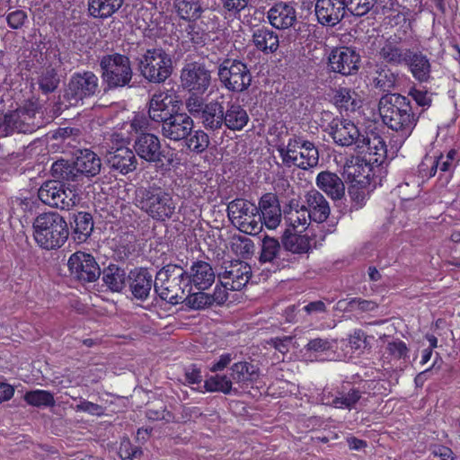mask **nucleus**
<instances>
[{
    "label": "nucleus",
    "instance_id": "f257e3e1",
    "mask_svg": "<svg viewBox=\"0 0 460 460\" xmlns=\"http://www.w3.org/2000/svg\"><path fill=\"white\" fill-rule=\"evenodd\" d=\"M382 121L389 128L409 136L417 124L409 99L399 93H386L378 102Z\"/></svg>",
    "mask_w": 460,
    "mask_h": 460
},
{
    "label": "nucleus",
    "instance_id": "f03ea898",
    "mask_svg": "<svg viewBox=\"0 0 460 460\" xmlns=\"http://www.w3.org/2000/svg\"><path fill=\"white\" fill-rule=\"evenodd\" d=\"M187 270L177 264L169 263L155 275L154 289L159 297L171 304L178 305L186 300Z\"/></svg>",
    "mask_w": 460,
    "mask_h": 460
},
{
    "label": "nucleus",
    "instance_id": "7ed1b4c3",
    "mask_svg": "<svg viewBox=\"0 0 460 460\" xmlns=\"http://www.w3.org/2000/svg\"><path fill=\"white\" fill-rule=\"evenodd\" d=\"M135 205L156 221H165L171 218L176 209V203L172 196L155 185L137 189Z\"/></svg>",
    "mask_w": 460,
    "mask_h": 460
},
{
    "label": "nucleus",
    "instance_id": "20e7f679",
    "mask_svg": "<svg viewBox=\"0 0 460 460\" xmlns=\"http://www.w3.org/2000/svg\"><path fill=\"white\" fill-rule=\"evenodd\" d=\"M33 229L36 243L45 250L60 248L69 234L66 220L57 212L39 215L34 220Z\"/></svg>",
    "mask_w": 460,
    "mask_h": 460
},
{
    "label": "nucleus",
    "instance_id": "39448f33",
    "mask_svg": "<svg viewBox=\"0 0 460 460\" xmlns=\"http://www.w3.org/2000/svg\"><path fill=\"white\" fill-rule=\"evenodd\" d=\"M282 163L288 167H297L308 171L319 164V151L316 146L303 137H291L288 143L278 146Z\"/></svg>",
    "mask_w": 460,
    "mask_h": 460
},
{
    "label": "nucleus",
    "instance_id": "423d86ee",
    "mask_svg": "<svg viewBox=\"0 0 460 460\" xmlns=\"http://www.w3.org/2000/svg\"><path fill=\"white\" fill-rule=\"evenodd\" d=\"M138 70L150 83L164 82L172 73L171 56L163 49H148L138 58Z\"/></svg>",
    "mask_w": 460,
    "mask_h": 460
},
{
    "label": "nucleus",
    "instance_id": "0eeeda50",
    "mask_svg": "<svg viewBox=\"0 0 460 460\" xmlns=\"http://www.w3.org/2000/svg\"><path fill=\"white\" fill-rule=\"evenodd\" d=\"M227 216L231 223L241 232L255 235L262 229L258 207L243 199H235L227 205Z\"/></svg>",
    "mask_w": 460,
    "mask_h": 460
},
{
    "label": "nucleus",
    "instance_id": "6e6552de",
    "mask_svg": "<svg viewBox=\"0 0 460 460\" xmlns=\"http://www.w3.org/2000/svg\"><path fill=\"white\" fill-rule=\"evenodd\" d=\"M102 78L108 89L124 87L130 83L133 71L129 58L119 53L105 55L101 58Z\"/></svg>",
    "mask_w": 460,
    "mask_h": 460
},
{
    "label": "nucleus",
    "instance_id": "1a4fd4ad",
    "mask_svg": "<svg viewBox=\"0 0 460 460\" xmlns=\"http://www.w3.org/2000/svg\"><path fill=\"white\" fill-rule=\"evenodd\" d=\"M218 77L231 92L243 93L252 84V73L247 65L238 59H225L218 66Z\"/></svg>",
    "mask_w": 460,
    "mask_h": 460
},
{
    "label": "nucleus",
    "instance_id": "9d476101",
    "mask_svg": "<svg viewBox=\"0 0 460 460\" xmlns=\"http://www.w3.org/2000/svg\"><path fill=\"white\" fill-rule=\"evenodd\" d=\"M133 147L135 154L149 164H163L165 160L168 166L173 165L175 155L173 153L165 155L159 137L153 133L139 134L134 141Z\"/></svg>",
    "mask_w": 460,
    "mask_h": 460
},
{
    "label": "nucleus",
    "instance_id": "9b49d317",
    "mask_svg": "<svg viewBox=\"0 0 460 460\" xmlns=\"http://www.w3.org/2000/svg\"><path fill=\"white\" fill-rule=\"evenodd\" d=\"M38 197L44 204L61 210L72 209L78 201L75 190L58 181H45L38 190Z\"/></svg>",
    "mask_w": 460,
    "mask_h": 460
},
{
    "label": "nucleus",
    "instance_id": "f8f14e48",
    "mask_svg": "<svg viewBox=\"0 0 460 460\" xmlns=\"http://www.w3.org/2000/svg\"><path fill=\"white\" fill-rule=\"evenodd\" d=\"M99 91V79L91 71L75 73L69 79L65 98L75 105L84 98L93 96Z\"/></svg>",
    "mask_w": 460,
    "mask_h": 460
},
{
    "label": "nucleus",
    "instance_id": "ddd939ff",
    "mask_svg": "<svg viewBox=\"0 0 460 460\" xmlns=\"http://www.w3.org/2000/svg\"><path fill=\"white\" fill-rule=\"evenodd\" d=\"M252 277L251 266L243 261H225L217 273V278L226 288L241 290Z\"/></svg>",
    "mask_w": 460,
    "mask_h": 460
},
{
    "label": "nucleus",
    "instance_id": "4468645a",
    "mask_svg": "<svg viewBox=\"0 0 460 460\" xmlns=\"http://www.w3.org/2000/svg\"><path fill=\"white\" fill-rule=\"evenodd\" d=\"M354 146L358 156L367 163L381 164L386 157L385 142L381 136L374 132L367 133L366 136L361 134Z\"/></svg>",
    "mask_w": 460,
    "mask_h": 460
},
{
    "label": "nucleus",
    "instance_id": "2eb2a0df",
    "mask_svg": "<svg viewBox=\"0 0 460 460\" xmlns=\"http://www.w3.org/2000/svg\"><path fill=\"white\" fill-rule=\"evenodd\" d=\"M67 266L71 276L83 282H93L101 276V269L94 257L84 252L73 253Z\"/></svg>",
    "mask_w": 460,
    "mask_h": 460
},
{
    "label": "nucleus",
    "instance_id": "dca6fc26",
    "mask_svg": "<svg viewBox=\"0 0 460 460\" xmlns=\"http://www.w3.org/2000/svg\"><path fill=\"white\" fill-rule=\"evenodd\" d=\"M328 59L332 71L342 75L356 74L359 69L360 56L355 49L349 47L332 49Z\"/></svg>",
    "mask_w": 460,
    "mask_h": 460
},
{
    "label": "nucleus",
    "instance_id": "f3484780",
    "mask_svg": "<svg viewBox=\"0 0 460 460\" xmlns=\"http://www.w3.org/2000/svg\"><path fill=\"white\" fill-rule=\"evenodd\" d=\"M194 128V121L185 112H175L161 126L162 136L170 141H182L190 136Z\"/></svg>",
    "mask_w": 460,
    "mask_h": 460
},
{
    "label": "nucleus",
    "instance_id": "a211bd4d",
    "mask_svg": "<svg viewBox=\"0 0 460 460\" xmlns=\"http://www.w3.org/2000/svg\"><path fill=\"white\" fill-rule=\"evenodd\" d=\"M210 72L199 63H189L181 70V81L184 88L203 93L210 84Z\"/></svg>",
    "mask_w": 460,
    "mask_h": 460
},
{
    "label": "nucleus",
    "instance_id": "6ab92c4d",
    "mask_svg": "<svg viewBox=\"0 0 460 460\" xmlns=\"http://www.w3.org/2000/svg\"><path fill=\"white\" fill-rule=\"evenodd\" d=\"M105 164L123 175L137 169V160L134 151L127 146L111 147L104 156Z\"/></svg>",
    "mask_w": 460,
    "mask_h": 460
},
{
    "label": "nucleus",
    "instance_id": "aec40b11",
    "mask_svg": "<svg viewBox=\"0 0 460 460\" xmlns=\"http://www.w3.org/2000/svg\"><path fill=\"white\" fill-rule=\"evenodd\" d=\"M378 43L377 56L379 59L392 66H401L405 63L410 55V49L402 48L399 43L401 39L396 35L389 38L380 37L376 40Z\"/></svg>",
    "mask_w": 460,
    "mask_h": 460
},
{
    "label": "nucleus",
    "instance_id": "412c9836",
    "mask_svg": "<svg viewBox=\"0 0 460 460\" xmlns=\"http://www.w3.org/2000/svg\"><path fill=\"white\" fill-rule=\"evenodd\" d=\"M314 12L320 24L333 27L344 18L348 11L344 0H316Z\"/></svg>",
    "mask_w": 460,
    "mask_h": 460
},
{
    "label": "nucleus",
    "instance_id": "4be33fe9",
    "mask_svg": "<svg viewBox=\"0 0 460 460\" xmlns=\"http://www.w3.org/2000/svg\"><path fill=\"white\" fill-rule=\"evenodd\" d=\"M174 99L175 96L169 92H156L149 101V118L155 122L164 124L176 112L173 103L177 102Z\"/></svg>",
    "mask_w": 460,
    "mask_h": 460
},
{
    "label": "nucleus",
    "instance_id": "5701e85b",
    "mask_svg": "<svg viewBox=\"0 0 460 460\" xmlns=\"http://www.w3.org/2000/svg\"><path fill=\"white\" fill-rule=\"evenodd\" d=\"M331 136L334 142L341 146H349L360 137L361 133L354 122L342 119H333L330 124Z\"/></svg>",
    "mask_w": 460,
    "mask_h": 460
},
{
    "label": "nucleus",
    "instance_id": "b1692460",
    "mask_svg": "<svg viewBox=\"0 0 460 460\" xmlns=\"http://www.w3.org/2000/svg\"><path fill=\"white\" fill-rule=\"evenodd\" d=\"M270 23L278 30H287L296 22V11L295 7L286 2L276 3L267 12Z\"/></svg>",
    "mask_w": 460,
    "mask_h": 460
},
{
    "label": "nucleus",
    "instance_id": "393cba45",
    "mask_svg": "<svg viewBox=\"0 0 460 460\" xmlns=\"http://www.w3.org/2000/svg\"><path fill=\"white\" fill-rule=\"evenodd\" d=\"M259 213L261 217V225L269 229H275L281 221V210L278 198L272 193L264 194L259 201Z\"/></svg>",
    "mask_w": 460,
    "mask_h": 460
},
{
    "label": "nucleus",
    "instance_id": "a878e982",
    "mask_svg": "<svg viewBox=\"0 0 460 460\" xmlns=\"http://www.w3.org/2000/svg\"><path fill=\"white\" fill-rule=\"evenodd\" d=\"M187 272L189 285H193L199 290L208 289L215 281L213 268L204 261H194Z\"/></svg>",
    "mask_w": 460,
    "mask_h": 460
},
{
    "label": "nucleus",
    "instance_id": "bb28decb",
    "mask_svg": "<svg viewBox=\"0 0 460 460\" xmlns=\"http://www.w3.org/2000/svg\"><path fill=\"white\" fill-rule=\"evenodd\" d=\"M312 220L316 223L326 221L331 213L329 202L317 190H311L305 195V205Z\"/></svg>",
    "mask_w": 460,
    "mask_h": 460
},
{
    "label": "nucleus",
    "instance_id": "cd10ccee",
    "mask_svg": "<svg viewBox=\"0 0 460 460\" xmlns=\"http://www.w3.org/2000/svg\"><path fill=\"white\" fill-rule=\"evenodd\" d=\"M316 186L332 200H341L345 196L343 181L334 172L323 171L315 180Z\"/></svg>",
    "mask_w": 460,
    "mask_h": 460
},
{
    "label": "nucleus",
    "instance_id": "c85d7f7f",
    "mask_svg": "<svg viewBox=\"0 0 460 460\" xmlns=\"http://www.w3.org/2000/svg\"><path fill=\"white\" fill-rule=\"evenodd\" d=\"M75 172L82 181L83 177H93L97 175L102 167L99 156L89 149L80 150L74 161Z\"/></svg>",
    "mask_w": 460,
    "mask_h": 460
},
{
    "label": "nucleus",
    "instance_id": "c756f323",
    "mask_svg": "<svg viewBox=\"0 0 460 460\" xmlns=\"http://www.w3.org/2000/svg\"><path fill=\"white\" fill-rule=\"evenodd\" d=\"M230 370L232 379L238 391L249 387L260 376L258 367L247 361H239L233 364Z\"/></svg>",
    "mask_w": 460,
    "mask_h": 460
},
{
    "label": "nucleus",
    "instance_id": "7c9ffc66",
    "mask_svg": "<svg viewBox=\"0 0 460 460\" xmlns=\"http://www.w3.org/2000/svg\"><path fill=\"white\" fill-rule=\"evenodd\" d=\"M152 275L144 269L135 270L129 274V288L133 296L138 300H146L154 287Z\"/></svg>",
    "mask_w": 460,
    "mask_h": 460
},
{
    "label": "nucleus",
    "instance_id": "2f4dec72",
    "mask_svg": "<svg viewBox=\"0 0 460 460\" xmlns=\"http://www.w3.org/2000/svg\"><path fill=\"white\" fill-rule=\"evenodd\" d=\"M412 75L419 82H428L431 74V64L426 55L420 51H412L411 49L409 57L404 63Z\"/></svg>",
    "mask_w": 460,
    "mask_h": 460
},
{
    "label": "nucleus",
    "instance_id": "473e14b6",
    "mask_svg": "<svg viewBox=\"0 0 460 460\" xmlns=\"http://www.w3.org/2000/svg\"><path fill=\"white\" fill-rule=\"evenodd\" d=\"M252 41L255 48L264 54L274 53L279 46V35L266 26L253 30Z\"/></svg>",
    "mask_w": 460,
    "mask_h": 460
},
{
    "label": "nucleus",
    "instance_id": "72a5a7b5",
    "mask_svg": "<svg viewBox=\"0 0 460 460\" xmlns=\"http://www.w3.org/2000/svg\"><path fill=\"white\" fill-rule=\"evenodd\" d=\"M202 126L208 131H217L224 127V106L217 101L206 103L199 118Z\"/></svg>",
    "mask_w": 460,
    "mask_h": 460
},
{
    "label": "nucleus",
    "instance_id": "f704fd0d",
    "mask_svg": "<svg viewBox=\"0 0 460 460\" xmlns=\"http://www.w3.org/2000/svg\"><path fill=\"white\" fill-rule=\"evenodd\" d=\"M249 116L245 109L238 103H230L224 110V126L233 131L242 130L248 123Z\"/></svg>",
    "mask_w": 460,
    "mask_h": 460
},
{
    "label": "nucleus",
    "instance_id": "c9c22d12",
    "mask_svg": "<svg viewBox=\"0 0 460 460\" xmlns=\"http://www.w3.org/2000/svg\"><path fill=\"white\" fill-rule=\"evenodd\" d=\"M124 0H88V11L94 18L107 19L117 13Z\"/></svg>",
    "mask_w": 460,
    "mask_h": 460
},
{
    "label": "nucleus",
    "instance_id": "e433bc0d",
    "mask_svg": "<svg viewBox=\"0 0 460 460\" xmlns=\"http://www.w3.org/2000/svg\"><path fill=\"white\" fill-rule=\"evenodd\" d=\"M372 164L359 156L352 157L344 164L343 173L349 181L361 182L360 177L367 179L370 176Z\"/></svg>",
    "mask_w": 460,
    "mask_h": 460
},
{
    "label": "nucleus",
    "instance_id": "4c0bfd02",
    "mask_svg": "<svg viewBox=\"0 0 460 460\" xmlns=\"http://www.w3.org/2000/svg\"><path fill=\"white\" fill-rule=\"evenodd\" d=\"M51 175L61 183H70L80 181L79 174L75 172V165L66 160H58L51 166Z\"/></svg>",
    "mask_w": 460,
    "mask_h": 460
},
{
    "label": "nucleus",
    "instance_id": "58836bf2",
    "mask_svg": "<svg viewBox=\"0 0 460 460\" xmlns=\"http://www.w3.org/2000/svg\"><path fill=\"white\" fill-rule=\"evenodd\" d=\"M282 244L293 253H306L312 249V239L307 234H291L288 229L282 237Z\"/></svg>",
    "mask_w": 460,
    "mask_h": 460
},
{
    "label": "nucleus",
    "instance_id": "ea45409f",
    "mask_svg": "<svg viewBox=\"0 0 460 460\" xmlns=\"http://www.w3.org/2000/svg\"><path fill=\"white\" fill-rule=\"evenodd\" d=\"M234 383L231 375L217 374L216 376H210L205 380L204 388L207 392L210 393L220 392L225 394H236L239 391L236 386H234Z\"/></svg>",
    "mask_w": 460,
    "mask_h": 460
},
{
    "label": "nucleus",
    "instance_id": "a19ab883",
    "mask_svg": "<svg viewBox=\"0 0 460 460\" xmlns=\"http://www.w3.org/2000/svg\"><path fill=\"white\" fill-rule=\"evenodd\" d=\"M36 112L33 110L21 109L6 114L7 123L16 121L21 119L25 126H18L20 133H32L40 127L39 121H36Z\"/></svg>",
    "mask_w": 460,
    "mask_h": 460
},
{
    "label": "nucleus",
    "instance_id": "79ce46f5",
    "mask_svg": "<svg viewBox=\"0 0 460 460\" xmlns=\"http://www.w3.org/2000/svg\"><path fill=\"white\" fill-rule=\"evenodd\" d=\"M102 280L111 291L119 292L126 286V272L119 266L111 264L103 270Z\"/></svg>",
    "mask_w": 460,
    "mask_h": 460
},
{
    "label": "nucleus",
    "instance_id": "37998d69",
    "mask_svg": "<svg viewBox=\"0 0 460 460\" xmlns=\"http://www.w3.org/2000/svg\"><path fill=\"white\" fill-rule=\"evenodd\" d=\"M75 239L79 243L85 242L93 230V216L88 212H78L74 218Z\"/></svg>",
    "mask_w": 460,
    "mask_h": 460
},
{
    "label": "nucleus",
    "instance_id": "c03bdc74",
    "mask_svg": "<svg viewBox=\"0 0 460 460\" xmlns=\"http://www.w3.org/2000/svg\"><path fill=\"white\" fill-rule=\"evenodd\" d=\"M334 102L341 110L346 111H355L361 106V100L358 94L348 88H341L336 92Z\"/></svg>",
    "mask_w": 460,
    "mask_h": 460
},
{
    "label": "nucleus",
    "instance_id": "a18cd8bd",
    "mask_svg": "<svg viewBox=\"0 0 460 460\" xmlns=\"http://www.w3.org/2000/svg\"><path fill=\"white\" fill-rule=\"evenodd\" d=\"M175 7L180 17L188 21L198 20L204 12L199 0H177Z\"/></svg>",
    "mask_w": 460,
    "mask_h": 460
},
{
    "label": "nucleus",
    "instance_id": "49530a36",
    "mask_svg": "<svg viewBox=\"0 0 460 460\" xmlns=\"http://www.w3.org/2000/svg\"><path fill=\"white\" fill-rule=\"evenodd\" d=\"M286 220L293 230L301 232L306 228L312 217L306 211L305 206H301L299 208L290 206V209L286 215Z\"/></svg>",
    "mask_w": 460,
    "mask_h": 460
},
{
    "label": "nucleus",
    "instance_id": "de8ad7c7",
    "mask_svg": "<svg viewBox=\"0 0 460 460\" xmlns=\"http://www.w3.org/2000/svg\"><path fill=\"white\" fill-rule=\"evenodd\" d=\"M397 81V75H395L386 66L378 67L373 77V84L376 88L384 92L390 91L394 88Z\"/></svg>",
    "mask_w": 460,
    "mask_h": 460
},
{
    "label": "nucleus",
    "instance_id": "09e8293b",
    "mask_svg": "<svg viewBox=\"0 0 460 460\" xmlns=\"http://www.w3.org/2000/svg\"><path fill=\"white\" fill-rule=\"evenodd\" d=\"M183 141L185 146L196 154L203 153L209 146L208 135L202 129L193 130Z\"/></svg>",
    "mask_w": 460,
    "mask_h": 460
},
{
    "label": "nucleus",
    "instance_id": "8fccbe9b",
    "mask_svg": "<svg viewBox=\"0 0 460 460\" xmlns=\"http://www.w3.org/2000/svg\"><path fill=\"white\" fill-rule=\"evenodd\" d=\"M24 401L35 407H49L55 404L53 394L45 390H34L27 392L24 396Z\"/></svg>",
    "mask_w": 460,
    "mask_h": 460
},
{
    "label": "nucleus",
    "instance_id": "3c124183",
    "mask_svg": "<svg viewBox=\"0 0 460 460\" xmlns=\"http://www.w3.org/2000/svg\"><path fill=\"white\" fill-rule=\"evenodd\" d=\"M280 252L279 242L268 235L262 239L261 252L260 255L261 262H272Z\"/></svg>",
    "mask_w": 460,
    "mask_h": 460
},
{
    "label": "nucleus",
    "instance_id": "603ef678",
    "mask_svg": "<svg viewBox=\"0 0 460 460\" xmlns=\"http://www.w3.org/2000/svg\"><path fill=\"white\" fill-rule=\"evenodd\" d=\"M59 81L57 71L52 67H47L39 78L40 88L45 93H52L58 88Z\"/></svg>",
    "mask_w": 460,
    "mask_h": 460
},
{
    "label": "nucleus",
    "instance_id": "864d4df0",
    "mask_svg": "<svg viewBox=\"0 0 460 460\" xmlns=\"http://www.w3.org/2000/svg\"><path fill=\"white\" fill-rule=\"evenodd\" d=\"M347 11L358 17L366 15L377 4V0H344Z\"/></svg>",
    "mask_w": 460,
    "mask_h": 460
},
{
    "label": "nucleus",
    "instance_id": "5fc2aeb1",
    "mask_svg": "<svg viewBox=\"0 0 460 460\" xmlns=\"http://www.w3.org/2000/svg\"><path fill=\"white\" fill-rule=\"evenodd\" d=\"M361 398V393L359 390L351 389L347 394H341V396H336L332 402H327L328 404L332 405L335 408L340 409H352L355 404Z\"/></svg>",
    "mask_w": 460,
    "mask_h": 460
},
{
    "label": "nucleus",
    "instance_id": "6e6d98bb",
    "mask_svg": "<svg viewBox=\"0 0 460 460\" xmlns=\"http://www.w3.org/2000/svg\"><path fill=\"white\" fill-rule=\"evenodd\" d=\"M336 343V340L319 337L310 340L305 349L314 353H326L328 351H334Z\"/></svg>",
    "mask_w": 460,
    "mask_h": 460
},
{
    "label": "nucleus",
    "instance_id": "4d7b16f0",
    "mask_svg": "<svg viewBox=\"0 0 460 460\" xmlns=\"http://www.w3.org/2000/svg\"><path fill=\"white\" fill-rule=\"evenodd\" d=\"M192 309H203L213 305L210 294L199 291L190 295L186 294V300L183 302Z\"/></svg>",
    "mask_w": 460,
    "mask_h": 460
},
{
    "label": "nucleus",
    "instance_id": "13d9d810",
    "mask_svg": "<svg viewBox=\"0 0 460 460\" xmlns=\"http://www.w3.org/2000/svg\"><path fill=\"white\" fill-rule=\"evenodd\" d=\"M439 160L437 157H425L420 165V172L422 177H432L436 174L437 169L438 168Z\"/></svg>",
    "mask_w": 460,
    "mask_h": 460
},
{
    "label": "nucleus",
    "instance_id": "bf43d9fd",
    "mask_svg": "<svg viewBox=\"0 0 460 460\" xmlns=\"http://www.w3.org/2000/svg\"><path fill=\"white\" fill-rule=\"evenodd\" d=\"M119 454L123 460H128L137 457L141 454V450L137 447H133L128 439H124L120 443Z\"/></svg>",
    "mask_w": 460,
    "mask_h": 460
},
{
    "label": "nucleus",
    "instance_id": "052dcab7",
    "mask_svg": "<svg viewBox=\"0 0 460 460\" xmlns=\"http://www.w3.org/2000/svg\"><path fill=\"white\" fill-rule=\"evenodd\" d=\"M223 8L228 13L236 15L243 11L250 4L251 0H220Z\"/></svg>",
    "mask_w": 460,
    "mask_h": 460
},
{
    "label": "nucleus",
    "instance_id": "680f3d73",
    "mask_svg": "<svg viewBox=\"0 0 460 460\" xmlns=\"http://www.w3.org/2000/svg\"><path fill=\"white\" fill-rule=\"evenodd\" d=\"M27 20V14L22 10H15L6 15V22L12 29H20Z\"/></svg>",
    "mask_w": 460,
    "mask_h": 460
},
{
    "label": "nucleus",
    "instance_id": "e2e57ef3",
    "mask_svg": "<svg viewBox=\"0 0 460 460\" xmlns=\"http://www.w3.org/2000/svg\"><path fill=\"white\" fill-rule=\"evenodd\" d=\"M206 103H203L202 100L198 96H190L186 102V107L189 112L196 118H199Z\"/></svg>",
    "mask_w": 460,
    "mask_h": 460
},
{
    "label": "nucleus",
    "instance_id": "0e129e2a",
    "mask_svg": "<svg viewBox=\"0 0 460 460\" xmlns=\"http://www.w3.org/2000/svg\"><path fill=\"white\" fill-rule=\"evenodd\" d=\"M387 350L396 358H405L408 353V348L406 344L399 340L389 342L387 345Z\"/></svg>",
    "mask_w": 460,
    "mask_h": 460
},
{
    "label": "nucleus",
    "instance_id": "69168bd1",
    "mask_svg": "<svg viewBox=\"0 0 460 460\" xmlns=\"http://www.w3.org/2000/svg\"><path fill=\"white\" fill-rule=\"evenodd\" d=\"M184 375L188 384H200L202 381L201 371L195 365L186 367Z\"/></svg>",
    "mask_w": 460,
    "mask_h": 460
},
{
    "label": "nucleus",
    "instance_id": "338daca9",
    "mask_svg": "<svg viewBox=\"0 0 460 460\" xmlns=\"http://www.w3.org/2000/svg\"><path fill=\"white\" fill-rule=\"evenodd\" d=\"M226 288L222 284L217 285L214 293L210 295V298L213 305H223L228 298V295Z\"/></svg>",
    "mask_w": 460,
    "mask_h": 460
},
{
    "label": "nucleus",
    "instance_id": "774afa93",
    "mask_svg": "<svg viewBox=\"0 0 460 460\" xmlns=\"http://www.w3.org/2000/svg\"><path fill=\"white\" fill-rule=\"evenodd\" d=\"M235 355L233 356L231 353L222 354L218 359L210 367L211 372H217L226 368L234 359Z\"/></svg>",
    "mask_w": 460,
    "mask_h": 460
}]
</instances>
